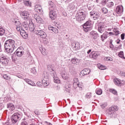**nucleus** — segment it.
Returning a JSON list of instances; mask_svg holds the SVG:
<instances>
[{"label": "nucleus", "instance_id": "61", "mask_svg": "<svg viewBox=\"0 0 125 125\" xmlns=\"http://www.w3.org/2000/svg\"><path fill=\"white\" fill-rule=\"evenodd\" d=\"M21 125H28V123L26 122H22L21 123Z\"/></svg>", "mask_w": 125, "mask_h": 125}, {"label": "nucleus", "instance_id": "59", "mask_svg": "<svg viewBox=\"0 0 125 125\" xmlns=\"http://www.w3.org/2000/svg\"><path fill=\"white\" fill-rule=\"evenodd\" d=\"M37 85H38V86H42V82H37Z\"/></svg>", "mask_w": 125, "mask_h": 125}, {"label": "nucleus", "instance_id": "60", "mask_svg": "<svg viewBox=\"0 0 125 125\" xmlns=\"http://www.w3.org/2000/svg\"><path fill=\"white\" fill-rule=\"evenodd\" d=\"M121 40H125V33H123L121 35Z\"/></svg>", "mask_w": 125, "mask_h": 125}, {"label": "nucleus", "instance_id": "39", "mask_svg": "<svg viewBox=\"0 0 125 125\" xmlns=\"http://www.w3.org/2000/svg\"><path fill=\"white\" fill-rule=\"evenodd\" d=\"M96 93L98 95H101V94L102 93V89L101 88H97L96 89Z\"/></svg>", "mask_w": 125, "mask_h": 125}, {"label": "nucleus", "instance_id": "30", "mask_svg": "<svg viewBox=\"0 0 125 125\" xmlns=\"http://www.w3.org/2000/svg\"><path fill=\"white\" fill-rule=\"evenodd\" d=\"M62 77L63 80H68L69 79V74L66 72H63L62 73Z\"/></svg>", "mask_w": 125, "mask_h": 125}, {"label": "nucleus", "instance_id": "17", "mask_svg": "<svg viewBox=\"0 0 125 125\" xmlns=\"http://www.w3.org/2000/svg\"><path fill=\"white\" fill-rule=\"evenodd\" d=\"M35 11L38 13H42V8L40 5H36L35 6Z\"/></svg>", "mask_w": 125, "mask_h": 125}, {"label": "nucleus", "instance_id": "48", "mask_svg": "<svg viewBox=\"0 0 125 125\" xmlns=\"http://www.w3.org/2000/svg\"><path fill=\"white\" fill-rule=\"evenodd\" d=\"M42 55H47V52H46V50H45V49H42Z\"/></svg>", "mask_w": 125, "mask_h": 125}, {"label": "nucleus", "instance_id": "13", "mask_svg": "<svg viewBox=\"0 0 125 125\" xmlns=\"http://www.w3.org/2000/svg\"><path fill=\"white\" fill-rule=\"evenodd\" d=\"M14 24L16 27V29L17 31H20L21 29L22 24H21V22L19 21H15Z\"/></svg>", "mask_w": 125, "mask_h": 125}, {"label": "nucleus", "instance_id": "8", "mask_svg": "<svg viewBox=\"0 0 125 125\" xmlns=\"http://www.w3.org/2000/svg\"><path fill=\"white\" fill-rule=\"evenodd\" d=\"M52 76L54 79V82L56 83H60V79L58 78V76H57V74H56V72L53 71L52 73Z\"/></svg>", "mask_w": 125, "mask_h": 125}, {"label": "nucleus", "instance_id": "2", "mask_svg": "<svg viewBox=\"0 0 125 125\" xmlns=\"http://www.w3.org/2000/svg\"><path fill=\"white\" fill-rule=\"evenodd\" d=\"M22 115L18 113H15L11 117V123L6 122L4 124L5 125H18V122L21 120Z\"/></svg>", "mask_w": 125, "mask_h": 125}, {"label": "nucleus", "instance_id": "29", "mask_svg": "<svg viewBox=\"0 0 125 125\" xmlns=\"http://www.w3.org/2000/svg\"><path fill=\"white\" fill-rule=\"evenodd\" d=\"M64 90L67 92H70L71 91V85L69 83H66L64 86Z\"/></svg>", "mask_w": 125, "mask_h": 125}, {"label": "nucleus", "instance_id": "54", "mask_svg": "<svg viewBox=\"0 0 125 125\" xmlns=\"http://www.w3.org/2000/svg\"><path fill=\"white\" fill-rule=\"evenodd\" d=\"M38 30L39 31H42L39 26H37L36 27H35V29L34 30V32H35V33H38Z\"/></svg>", "mask_w": 125, "mask_h": 125}, {"label": "nucleus", "instance_id": "38", "mask_svg": "<svg viewBox=\"0 0 125 125\" xmlns=\"http://www.w3.org/2000/svg\"><path fill=\"white\" fill-rule=\"evenodd\" d=\"M84 24L89 26V27H92V21L91 20L87 21Z\"/></svg>", "mask_w": 125, "mask_h": 125}, {"label": "nucleus", "instance_id": "63", "mask_svg": "<svg viewBox=\"0 0 125 125\" xmlns=\"http://www.w3.org/2000/svg\"><path fill=\"white\" fill-rule=\"evenodd\" d=\"M76 8V4H74V5H73L72 6L71 8V10H74Z\"/></svg>", "mask_w": 125, "mask_h": 125}, {"label": "nucleus", "instance_id": "52", "mask_svg": "<svg viewBox=\"0 0 125 125\" xmlns=\"http://www.w3.org/2000/svg\"><path fill=\"white\" fill-rule=\"evenodd\" d=\"M108 1H109V0H102V4L103 5H105Z\"/></svg>", "mask_w": 125, "mask_h": 125}, {"label": "nucleus", "instance_id": "47", "mask_svg": "<svg viewBox=\"0 0 125 125\" xmlns=\"http://www.w3.org/2000/svg\"><path fill=\"white\" fill-rule=\"evenodd\" d=\"M3 78L5 79V80H10L11 78L9 77L8 76V75H7V74H4L3 75Z\"/></svg>", "mask_w": 125, "mask_h": 125}, {"label": "nucleus", "instance_id": "26", "mask_svg": "<svg viewBox=\"0 0 125 125\" xmlns=\"http://www.w3.org/2000/svg\"><path fill=\"white\" fill-rule=\"evenodd\" d=\"M71 62L72 64H74V65H78V64L80 63V60L76 58H72L71 60Z\"/></svg>", "mask_w": 125, "mask_h": 125}, {"label": "nucleus", "instance_id": "55", "mask_svg": "<svg viewBox=\"0 0 125 125\" xmlns=\"http://www.w3.org/2000/svg\"><path fill=\"white\" fill-rule=\"evenodd\" d=\"M85 97L86 98H90L91 97V93H87V94L85 95Z\"/></svg>", "mask_w": 125, "mask_h": 125}, {"label": "nucleus", "instance_id": "35", "mask_svg": "<svg viewBox=\"0 0 125 125\" xmlns=\"http://www.w3.org/2000/svg\"><path fill=\"white\" fill-rule=\"evenodd\" d=\"M23 2L26 6H31V2L28 0H23Z\"/></svg>", "mask_w": 125, "mask_h": 125}, {"label": "nucleus", "instance_id": "10", "mask_svg": "<svg viewBox=\"0 0 125 125\" xmlns=\"http://www.w3.org/2000/svg\"><path fill=\"white\" fill-rule=\"evenodd\" d=\"M37 31L38 32H36V34L38 35V36H39L41 38H42V39H44L46 38V33H45V32H44L43 31L39 30H38Z\"/></svg>", "mask_w": 125, "mask_h": 125}, {"label": "nucleus", "instance_id": "58", "mask_svg": "<svg viewBox=\"0 0 125 125\" xmlns=\"http://www.w3.org/2000/svg\"><path fill=\"white\" fill-rule=\"evenodd\" d=\"M109 47L112 50H113L114 47V45L113 44H109Z\"/></svg>", "mask_w": 125, "mask_h": 125}, {"label": "nucleus", "instance_id": "57", "mask_svg": "<svg viewBox=\"0 0 125 125\" xmlns=\"http://www.w3.org/2000/svg\"><path fill=\"white\" fill-rule=\"evenodd\" d=\"M106 60L107 61H113V58H112L110 57H106Z\"/></svg>", "mask_w": 125, "mask_h": 125}, {"label": "nucleus", "instance_id": "11", "mask_svg": "<svg viewBox=\"0 0 125 125\" xmlns=\"http://www.w3.org/2000/svg\"><path fill=\"white\" fill-rule=\"evenodd\" d=\"M18 32H20L23 39H27V38H28V33H27V31L24 30V29L21 28L20 30L18 31Z\"/></svg>", "mask_w": 125, "mask_h": 125}, {"label": "nucleus", "instance_id": "37", "mask_svg": "<svg viewBox=\"0 0 125 125\" xmlns=\"http://www.w3.org/2000/svg\"><path fill=\"white\" fill-rule=\"evenodd\" d=\"M118 56L120 58H122V59L125 60V56L124 55V52L123 51H120L118 53Z\"/></svg>", "mask_w": 125, "mask_h": 125}, {"label": "nucleus", "instance_id": "25", "mask_svg": "<svg viewBox=\"0 0 125 125\" xmlns=\"http://www.w3.org/2000/svg\"><path fill=\"white\" fill-rule=\"evenodd\" d=\"M48 30H49V31H52V32H53L55 34H58V29H57L56 27L51 26H49Z\"/></svg>", "mask_w": 125, "mask_h": 125}, {"label": "nucleus", "instance_id": "40", "mask_svg": "<svg viewBox=\"0 0 125 125\" xmlns=\"http://www.w3.org/2000/svg\"><path fill=\"white\" fill-rule=\"evenodd\" d=\"M47 69L49 71H50V72H51V74H52L53 72H54V70H53V67H52V65L51 64L48 65Z\"/></svg>", "mask_w": 125, "mask_h": 125}, {"label": "nucleus", "instance_id": "14", "mask_svg": "<svg viewBox=\"0 0 125 125\" xmlns=\"http://www.w3.org/2000/svg\"><path fill=\"white\" fill-rule=\"evenodd\" d=\"M89 73H90V70L88 68H85L81 71L80 75L82 76H87V75L89 74Z\"/></svg>", "mask_w": 125, "mask_h": 125}, {"label": "nucleus", "instance_id": "1", "mask_svg": "<svg viewBox=\"0 0 125 125\" xmlns=\"http://www.w3.org/2000/svg\"><path fill=\"white\" fill-rule=\"evenodd\" d=\"M4 48L6 52L11 54L15 48V41L11 39L7 40L4 43Z\"/></svg>", "mask_w": 125, "mask_h": 125}, {"label": "nucleus", "instance_id": "49", "mask_svg": "<svg viewBox=\"0 0 125 125\" xmlns=\"http://www.w3.org/2000/svg\"><path fill=\"white\" fill-rule=\"evenodd\" d=\"M110 92H112V93H113V94H114L115 95H117V94H118V93L117 92V91L115 89H111L110 90Z\"/></svg>", "mask_w": 125, "mask_h": 125}, {"label": "nucleus", "instance_id": "56", "mask_svg": "<svg viewBox=\"0 0 125 125\" xmlns=\"http://www.w3.org/2000/svg\"><path fill=\"white\" fill-rule=\"evenodd\" d=\"M120 74V76H121L122 77H125V72L121 71Z\"/></svg>", "mask_w": 125, "mask_h": 125}, {"label": "nucleus", "instance_id": "33", "mask_svg": "<svg viewBox=\"0 0 125 125\" xmlns=\"http://www.w3.org/2000/svg\"><path fill=\"white\" fill-rule=\"evenodd\" d=\"M113 81L116 85L121 86V81H120V79L115 78L113 80Z\"/></svg>", "mask_w": 125, "mask_h": 125}, {"label": "nucleus", "instance_id": "27", "mask_svg": "<svg viewBox=\"0 0 125 125\" xmlns=\"http://www.w3.org/2000/svg\"><path fill=\"white\" fill-rule=\"evenodd\" d=\"M73 82V87H74V88H77L79 84V79L78 78H74Z\"/></svg>", "mask_w": 125, "mask_h": 125}, {"label": "nucleus", "instance_id": "62", "mask_svg": "<svg viewBox=\"0 0 125 125\" xmlns=\"http://www.w3.org/2000/svg\"><path fill=\"white\" fill-rule=\"evenodd\" d=\"M69 71L70 72V73H73L74 72V67H70L69 68Z\"/></svg>", "mask_w": 125, "mask_h": 125}, {"label": "nucleus", "instance_id": "7", "mask_svg": "<svg viewBox=\"0 0 125 125\" xmlns=\"http://www.w3.org/2000/svg\"><path fill=\"white\" fill-rule=\"evenodd\" d=\"M49 15L51 20H55L57 16L56 12L54 10H50Z\"/></svg>", "mask_w": 125, "mask_h": 125}, {"label": "nucleus", "instance_id": "15", "mask_svg": "<svg viewBox=\"0 0 125 125\" xmlns=\"http://www.w3.org/2000/svg\"><path fill=\"white\" fill-rule=\"evenodd\" d=\"M124 12V7L122 5H119L116 7V12L118 14H120L121 13H123Z\"/></svg>", "mask_w": 125, "mask_h": 125}, {"label": "nucleus", "instance_id": "6", "mask_svg": "<svg viewBox=\"0 0 125 125\" xmlns=\"http://www.w3.org/2000/svg\"><path fill=\"white\" fill-rule=\"evenodd\" d=\"M107 26L105 25L104 23H102L98 26V31L100 34H103L106 31V28Z\"/></svg>", "mask_w": 125, "mask_h": 125}, {"label": "nucleus", "instance_id": "42", "mask_svg": "<svg viewBox=\"0 0 125 125\" xmlns=\"http://www.w3.org/2000/svg\"><path fill=\"white\" fill-rule=\"evenodd\" d=\"M98 68H99L100 70H105V69H106V66L102 64H99L98 65Z\"/></svg>", "mask_w": 125, "mask_h": 125}, {"label": "nucleus", "instance_id": "44", "mask_svg": "<svg viewBox=\"0 0 125 125\" xmlns=\"http://www.w3.org/2000/svg\"><path fill=\"white\" fill-rule=\"evenodd\" d=\"M42 83L43 84L44 87H46V86H47L48 85H49V81H43L42 82Z\"/></svg>", "mask_w": 125, "mask_h": 125}, {"label": "nucleus", "instance_id": "50", "mask_svg": "<svg viewBox=\"0 0 125 125\" xmlns=\"http://www.w3.org/2000/svg\"><path fill=\"white\" fill-rule=\"evenodd\" d=\"M102 11L103 13H104V14H106V13H108V9H107V8H103L102 9Z\"/></svg>", "mask_w": 125, "mask_h": 125}, {"label": "nucleus", "instance_id": "20", "mask_svg": "<svg viewBox=\"0 0 125 125\" xmlns=\"http://www.w3.org/2000/svg\"><path fill=\"white\" fill-rule=\"evenodd\" d=\"M34 18L36 20L37 23H42L43 22V21L42 20V19L38 15H34Z\"/></svg>", "mask_w": 125, "mask_h": 125}, {"label": "nucleus", "instance_id": "19", "mask_svg": "<svg viewBox=\"0 0 125 125\" xmlns=\"http://www.w3.org/2000/svg\"><path fill=\"white\" fill-rule=\"evenodd\" d=\"M24 82H26L27 83L29 84L30 85H32V86H36V84L35 82L32 81L31 80L28 79H24Z\"/></svg>", "mask_w": 125, "mask_h": 125}, {"label": "nucleus", "instance_id": "21", "mask_svg": "<svg viewBox=\"0 0 125 125\" xmlns=\"http://www.w3.org/2000/svg\"><path fill=\"white\" fill-rule=\"evenodd\" d=\"M90 36L94 40H96L98 38V34L95 31H92L90 33Z\"/></svg>", "mask_w": 125, "mask_h": 125}, {"label": "nucleus", "instance_id": "32", "mask_svg": "<svg viewBox=\"0 0 125 125\" xmlns=\"http://www.w3.org/2000/svg\"><path fill=\"white\" fill-rule=\"evenodd\" d=\"M108 38V32H105L103 34V35L101 36V38L102 39V41H104V40H106Z\"/></svg>", "mask_w": 125, "mask_h": 125}, {"label": "nucleus", "instance_id": "64", "mask_svg": "<svg viewBox=\"0 0 125 125\" xmlns=\"http://www.w3.org/2000/svg\"><path fill=\"white\" fill-rule=\"evenodd\" d=\"M109 35V36H114V34L112 32H110L109 33H107V35Z\"/></svg>", "mask_w": 125, "mask_h": 125}, {"label": "nucleus", "instance_id": "41", "mask_svg": "<svg viewBox=\"0 0 125 125\" xmlns=\"http://www.w3.org/2000/svg\"><path fill=\"white\" fill-rule=\"evenodd\" d=\"M23 27L25 28V30H28V27H29V24L28 23V22L24 21L22 23Z\"/></svg>", "mask_w": 125, "mask_h": 125}, {"label": "nucleus", "instance_id": "31", "mask_svg": "<svg viewBox=\"0 0 125 125\" xmlns=\"http://www.w3.org/2000/svg\"><path fill=\"white\" fill-rule=\"evenodd\" d=\"M98 56H99V55L97 53H94L93 54L91 53L89 55L90 58H93V59H96Z\"/></svg>", "mask_w": 125, "mask_h": 125}, {"label": "nucleus", "instance_id": "18", "mask_svg": "<svg viewBox=\"0 0 125 125\" xmlns=\"http://www.w3.org/2000/svg\"><path fill=\"white\" fill-rule=\"evenodd\" d=\"M83 30L84 32H89V31H91V30H92V26H89L88 25L83 24Z\"/></svg>", "mask_w": 125, "mask_h": 125}, {"label": "nucleus", "instance_id": "22", "mask_svg": "<svg viewBox=\"0 0 125 125\" xmlns=\"http://www.w3.org/2000/svg\"><path fill=\"white\" fill-rule=\"evenodd\" d=\"M7 109L10 110V111H14L15 109V107L14 106V105L11 103H9L7 104Z\"/></svg>", "mask_w": 125, "mask_h": 125}, {"label": "nucleus", "instance_id": "9", "mask_svg": "<svg viewBox=\"0 0 125 125\" xmlns=\"http://www.w3.org/2000/svg\"><path fill=\"white\" fill-rule=\"evenodd\" d=\"M90 15L91 16H93V18H94V20H97V19L100 17V13L95 11L90 12Z\"/></svg>", "mask_w": 125, "mask_h": 125}, {"label": "nucleus", "instance_id": "43", "mask_svg": "<svg viewBox=\"0 0 125 125\" xmlns=\"http://www.w3.org/2000/svg\"><path fill=\"white\" fill-rule=\"evenodd\" d=\"M80 43H76L75 44V46L73 47V49L77 50V49H79V48H80Z\"/></svg>", "mask_w": 125, "mask_h": 125}, {"label": "nucleus", "instance_id": "5", "mask_svg": "<svg viewBox=\"0 0 125 125\" xmlns=\"http://www.w3.org/2000/svg\"><path fill=\"white\" fill-rule=\"evenodd\" d=\"M0 62L3 65V66H7L9 62L8 59L6 58L5 57H1L0 58Z\"/></svg>", "mask_w": 125, "mask_h": 125}, {"label": "nucleus", "instance_id": "34", "mask_svg": "<svg viewBox=\"0 0 125 125\" xmlns=\"http://www.w3.org/2000/svg\"><path fill=\"white\" fill-rule=\"evenodd\" d=\"M114 4H115L114 3V2L110 1V2H108L106 4V6L108 8H112L114 6Z\"/></svg>", "mask_w": 125, "mask_h": 125}, {"label": "nucleus", "instance_id": "3", "mask_svg": "<svg viewBox=\"0 0 125 125\" xmlns=\"http://www.w3.org/2000/svg\"><path fill=\"white\" fill-rule=\"evenodd\" d=\"M87 13L85 10L81 9L78 11L76 15V19L78 22H82L85 20Z\"/></svg>", "mask_w": 125, "mask_h": 125}, {"label": "nucleus", "instance_id": "4", "mask_svg": "<svg viewBox=\"0 0 125 125\" xmlns=\"http://www.w3.org/2000/svg\"><path fill=\"white\" fill-rule=\"evenodd\" d=\"M119 110V107L117 105H113L109 107L108 109V115H109L111 118H114L115 114V112Z\"/></svg>", "mask_w": 125, "mask_h": 125}, {"label": "nucleus", "instance_id": "24", "mask_svg": "<svg viewBox=\"0 0 125 125\" xmlns=\"http://www.w3.org/2000/svg\"><path fill=\"white\" fill-rule=\"evenodd\" d=\"M44 82L49 81V74L48 73H46L43 75V78L42 79V83Z\"/></svg>", "mask_w": 125, "mask_h": 125}, {"label": "nucleus", "instance_id": "23", "mask_svg": "<svg viewBox=\"0 0 125 125\" xmlns=\"http://www.w3.org/2000/svg\"><path fill=\"white\" fill-rule=\"evenodd\" d=\"M15 53H16V54H17V56H18V57H21V56H22V55H23V54H24V52H23L20 49L18 48L15 51Z\"/></svg>", "mask_w": 125, "mask_h": 125}, {"label": "nucleus", "instance_id": "12", "mask_svg": "<svg viewBox=\"0 0 125 125\" xmlns=\"http://www.w3.org/2000/svg\"><path fill=\"white\" fill-rule=\"evenodd\" d=\"M21 15L22 16V18L24 20H29L30 19V17H29V15H30V14L28 12L23 11L21 12Z\"/></svg>", "mask_w": 125, "mask_h": 125}, {"label": "nucleus", "instance_id": "28", "mask_svg": "<svg viewBox=\"0 0 125 125\" xmlns=\"http://www.w3.org/2000/svg\"><path fill=\"white\" fill-rule=\"evenodd\" d=\"M28 27L29 28V30L30 32H34L36 29V27L34 25V23H30L28 25Z\"/></svg>", "mask_w": 125, "mask_h": 125}, {"label": "nucleus", "instance_id": "53", "mask_svg": "<svg viewBox=\"0 0 125 125\" xmlns=\"http://www.w3.org/2000/svg\"><path fill=\"white\" fill-rule=\"evenodd\" d=\"M101 108H102V109H104V108H105V107L107 106V104L106 103H104V104H102L100 105Z\"/></svg>", "mask_w": 125, "mask_h": 125}, {"label": "nucleus", "instance_id": "45", "mask_svg": "<svg viewBox=\"0 0 125 125\" xmlns=\"http://www.w3.org/2000/svg\"><path fill=\"white\" fill-rule=\"evenodd\" d=\"M113 32L115 33V36H118V35H120V31L117 29H113Z\"/></svg>", "mask_w": 125, "mask_h": 125}, {"label": "nucleus", "instance_id": "46", "mask_svg": "<svg viewBox=\"0 0 125 125\" xmlns=\"http://www.w3.org/2000/svg\"><path fill=\"white\" fill-rule=\"evenodd\" d=\"M31 73L33 74V75H36L37 73V70H36V68L33 67L31 69Z\"/></svg>", "mask_w": 125, "mask_h": 125}, {"label": "nucleus", "instance_id": "36", "mask_svg": "<svg viewBox=\"0 0 125 125\" xmlns=\"http://www.w3.org/2000/svg\"><path fill=\"white\" fill-rule=\"evenodd\" d=\"M5 33V30L3 27L0 26V36H3Z\"/></svg>", "mask_w": 125, "mask_h": 125}, {"label": "nucleus", "instance_id": "16", "mask_svg": "<svg viewBox=\"0 0 125 125\" xmlns=\"http://www.w3.org/2000/svg\"><path fill=\"white\" fill-rule=\"evenodd\" d=\"M48 3L49 10H54L56 8V5L52 1H49Z\"/></svg>", "mask_w": 125, "mask_h": 125}, {"label": "nucleus", "instance_id": "51", "mask_svg": "<svg viewBox=\"0 0 125 125\" xmlns=\"http://www.w3.org/2000/svg\"><path fill=\"white\" fill-rule=\"evenodd\" d=\"M83 86L82 84L78 82V85L77 87H79V88L80 90H82L83 89Z\"/></svg>", "mask_w": 125, "mask_h": 125}]
</instances>
